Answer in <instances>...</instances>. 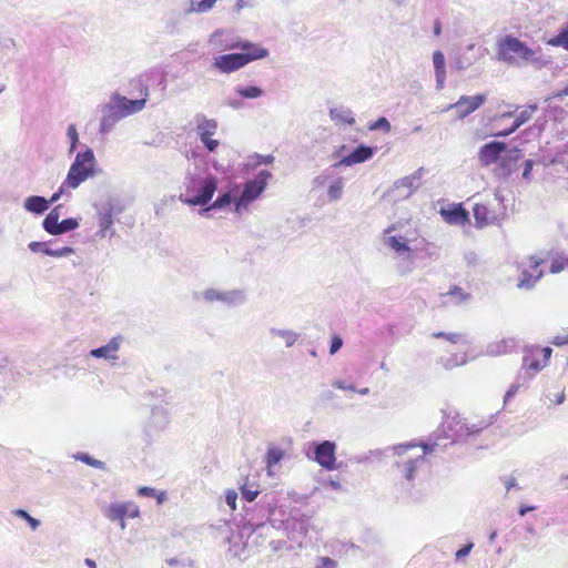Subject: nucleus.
I'll list each match as a JSON object with an SVG mask.
<instances>
[{
    "mask_svg": "<svg viewBox=\"0 0 568 568\" xmlns=\"http://www.w3.org/2000/svg\"><path fill=\"white\" fill-rule=\"evenodd\" d=\"M496 55L498 61L515 67L532 65L541 69L548 63L539 47L531 48L513 34H506L497 40Z\"/></svg>",
    "mask_w": 568,
    "mask_h": 568,
    "instance_id": "obj_1",
    "label": "nucleus"
},
{
    "mask_svg": "<svg viewBox=\"0 0 568 568\" xmlns=\"http://www.w3.org/2000/svg\"><path fill=\"white\" fill-rule=\"evenodd\" d=\"M145 103V99L130 100L119 93H113L110 100L100 109L99 132L102 135L109 134L119 121L140 112L144 109Z\"/></svg>",
    "mask_w": 568,
    "mask_h": 568,
    "instance_id": "obj_2",
    "label": "nucleus"
},
{
    "mask_svg": "<svg viewBox=\"0 0 568 568\" xmlns=\"http://www.w3.org/2000/svg\"><path fill=\"white\" fill-rule=\"evenodd\" d=\"M97 174V159L91 148L85 146L83 151L77 153L74 161L69 168L64 185L68 189H78L89 178Z\"/></svg>",
    "mask_w": 568,
    "mask_h": 568,
    "instance_id": "obj_3",
    "label": "nucleus"
},
{
    "mask_svg": "<svg viewBox=\"0 0 568 568\" xmlns=\"http://www.w3.org/2000/svg\"><path fill=\"white\" fill-rule=\"evenodd\" d=\"M491 424L490 419H480L478 423H469L462 418L458 413L448 416L443 424L442 433L445 438H450V444L459 443L470 436L478 435Z\"/></svg>",
    "mask_w": 568,
    "mask_h": 568,
    "instance_id": "obj_4",
    "label": "nucleus"
},
{
    "mask_svg": "<svg viewBox=\"0 0 568 568\" xmlns=\"http://www.w3.org/2000/svg\"><path fill=\"white\" fill-rule=\"evenodd\" d=\"M272 178L273 174L270 171L262 170L254 179L245 182L241 195L234 200L235 212L240 213L250 203L255 201L265 191L267 182Z\"/></svg>",
    "mask_w": 568,
    "mask_h": 568,
    "instance_id": "obj_5",
    "label": "nucleus"
},
{
    "mask_svg": "<svg viewBox=\"0 0 568 568\" xmlns=\"http://www.w3.org/2000/svg\"><path fill=\"white\" fill-rule=\"evenodd\" d=\"M216 190L217 179L213 175H207L200 181L194 195L186 196V194H180L179 200L190 206H203L212 200Z\"/></svg>",
    "mask_w": 568,
    "mask_h": 568,
    "instance_id": "obj_6",
    "label": "nucleus"
},
{
    "mask_svg": "<svg viewBox=\"0 0 568 568\" xmlns=\"http://www.w3.org/2000/svg\"><path fill=\"white\" fill-rule=\"evenodd\" d=\"M312 459L326 470L337 469L336 444L332 440L313 442L311 444Z\"/></svg>",
    "mask_w": 568,
    "mask_h": 568,
    "instance_id": "obj_7",
    "label": "nucleus"
},
{
    "mask_svg": "<svg viewBox=\"0 0 568 568\" xmlns=\"http://www.w3.org/2000/svg\"><path fill=\"white\" fill-rule=\"evenodd\" d=\"M201 295L202 298L207 303L219 302L229 307L242 305L246 301L245 291L239 288L220 291L211 287L204 290Z\"/></svg>",
    "mask_w": 568,
    "mask_h": 568,
    "instance_id": "obj_8",
    "label": "nucleus"
},
{
    "mask_svg": "<svg viewBox=\"0 0 568 568\" xmlns=\"http://www.w3.org/2000/svg\"><path fill=\"white\" fill-rule=\"evenodd\" d=\"M196 134L207 151L214 152L220 145L219 140L212 139L217 130V121L207 119L204 114L195 115Z\"/></svg>",
    "mask_w": 568,
    "mask_h": 568,
    "instance_id": "obj_9",
    "label": "nucleus"
},
{
    "mask_svg": "<svg viewBox=\"0 0 568 568\" xmlns=\"http://www.w3.org/2000/svg\"><path fill=\"white\" fill-rule=\"evenodd\" d=\"M541 260L536 256L528 257V264L521 263L519 265L520 274L517 283V287L520 290H531L536 283L541 278L542 271L539 270Z\"/></svg>",
    "mask_w": 568,
    "mask_h": 568,
    "instance_id": "obj_10",
    "label": "nucleus"
},
{
    "mask_svg": "<svg viewBox=\"0 0 568 568\" xmlns=\"http://www.w3.org/2000/svg\"><path fill=\"white\" fill-rule=\"evenodd\" d=\"M436 439H439V437L436 436ZM419 446L423 448L422 455L415 457L409 456L403 463L396 462V466L398 468L402 467L400 471L403 473L404 477L409 481L415 478L417 466L425 462V456L427 454L435 452L436 447L439 446V443L437 440H434L432 443H420Z\"/></svg>",
    "mask_w": 568,
    "mask_h": 568,
    "instance_id": "obj_11",
    "label": "nucleus"
},
{
    "mask_svg": "<svg viewBox=\"0 0 568 568\" xmlns=\"http://www.w3.org/2000/svg\"><path fill=\"white\" fill-rule=\"evenodd\" d=\"M240 49V52L248 64L252 61L264 59L268 55V50L260 44L250 41H235L223 45V50Z\"/></svg>",
    "mask_w": 568,
    "mask_h": 568,
    "instance_id": "obj_12",
    "label": "nucleus"
},
{
    "mask_svg": "<svg viewBox=\"0 0 568 568\" xmlns=\"http://www.w3.org/2000/svg\"><path fill=\"white\" fill-rule=\"evenodd\" d=\"M486 99L485 94L474 97L462 95L457 102L447 105L444 111L454 109L457 112V118L464 119L480 108L486 102Z\"/></svg>",
    "mask_w": 568,
    "mask_h": 568,
    "instance_id": "obj_13",
    "label": "nucleus"
},
{
    "mask_svg": "<svg viewBox=\"0 0 568 568\" xmlns=\"http://www.w3.org/2000/svg\"><path fill=\"white\" fill-rule=\"evenodd\" d=\"M507 151V144L501 141H490L480 146L478 152V160L483 166H489L493 163H497Z\"/></svg>",
    "mask_w": 568,
    "mask_h": 568,
    "instance_id": "obj_14",
    "label": "nucleus"
},
{
    "mask_svg": "<svg viewBox=\"0 0 568 568\" xmlns=\"http://www.w3.org/2000/svg\"><path fill=\"white\" fill-rule=\"evenodd\" d=\"M523 158V152L518 148L507 150L497 166L494 174L499 179H507L513 172L517 170V163Z\"/></svg>",
    "mask_w": 568,
    "mask_h": 568,
    "instance_id": "obj_15",
    "label": "nucleus"
},
{
    "mask_svg": "<svg viewBox=\"0 0 568 568\" xmlns=\"http://www.w3.org/2000/svg\"><path fill=\"white\" fill-rule=\"evenodd\" d=\"M104 516L111 521H122L125 517H139L140 510L133 503H112L104 510Z\"/></svg>",
    "mask_w": 568,
    "mask_h": 568,
    "instance_id": "obj_16",
    "label": "nucleus"
},
{
    "mask_svg": "<svg viewBox=\"0 0 568 568\" xmlns=\"http://www.w3.org/2000/svg\"><path fill=\"white\" fill-rule=\"evenodd\" d=\"M423 174L424 168H419L410 175L399 179L394 183V191L398 192V196L402 199L409 197L419 187Z\"/></svg>",
    "mask_w": 568,
    "mask_h": 568,
    "instance_id": "obj_17",
    "label": "nucleus"
},
{
    "mask_svg": "<svg viewBox=\"0 0 568 568\" xmlns=\"http://www.w3.org/2000/svg\"><path fill=\"white\" fill-rule=\"evenodd\" d=\"M212 65L222 73H232L245 67L246 63L241 53H227L215 57Z\"/></svg>",
    "mask_w": 568,
    "mask_h": 568,
    "instance_id": "obj_18",
    "label": "nucleus"
},
{
    "mask_svg": "<svg viewBox=\"0 0 568 568\" xmlns=\"http://www.w3.org/2000/svg\"><path fill=\"white\" fill-rule=\"evenodd\" d=\"M375 148L359 144L349 154L343 156L338 162L333 164V168L352 166L354 164L363 163L373 158Z\"/></svg>",
    "mask_w": 568,
    "mask_h": 568,
    "instance_id": "obj_19",
    "label": "nucleus"
},
{
    "mask_svg": "<svg viewBox=\"0 0 568 568\" xmlns=\"http://www.w3.org/2000/svg\"><path fill=\"white\" fill-rule=\"evenodd\" d=\"M138 81L141 85L140 91L144 95L142 99L145 100L149 95V89L151 87H160L161 91H164L166 87L165 74L159 69H151L146 71L145 73L139 77Z\"/></svg>",
    "mask_w": 568,
    "mask_h": 568,
    "instance_id": "obj_20",
    "label": "nucleus"
},
{
    "mask_svg": "<svg viewBox=\"0 0 568 568\" xmlns=\"http://www.w3.org/2000/svg\"><path fill=\"white\" fill-rule=\"evenodd\" d=\"M440 215L445 222L452 225H464L469 221V214L462 204H453L447 209H442Z\"/></svg>",
    "mask_w": 568,
    "mask_h": 568,
    "instance_id": "obj_21",
    "label": "nucleus"
},
{
    "mask_svg": "<svg viewBox=\"0 0 568 568\" xmlns=\"http://www.w3.org/2000/svg\"><path fill=\"white\" fill-rule=\"evenodd\" d=\"M519 345L515 337H507L500 341L491 342L486 347V355L500 356L514 352Z\"/></svg>",
    "mask_w": 568,
    "mask_h": 568,
    "instance_id": "obj_22",
    "label": "nucleus"
},
{
    "mask_svg": "<svg viewBox=\"0 0 568 568\" xmlns=\"http://www.w3.org/2000/svg\"><path fill=\"white\" fill-rule=\"evenodd\" d=\"M121 339V336H115L105 345L91 349L90 355L94 358L116 359V353L120 349Z\"/></svg>",
    "mask_w": 568,
    "mask_h": 568,
    "instance_id": "obj_23",
    "label": "nucleus"
},
{
    "mask_svg": "<svg viewBox=\"0 0 568 568\" xmlns=\"http://www.w3.org/2000/svg\"><path fill=\"white\" fill-rule=\"evenodd\" d=\"M538 351V348H525V355L523 357V364L520 371L523 375L531 374L532 377L540 372L545 364L541 363L537 357L532 356V352Z\"/></svg>",
    "mask_w": 568,
    "mask_h": 568,
    "instance_id": "obj_24",
    "label": "nucleus"
},
{
    "mask_svg": "<svg viewBox=\"0 0 568 568\" xmlns=\"http://www.w3.org/2000/svg\"><path fill=\"white\" fill-rule=\"evenodd\" d=\"M23 207L30 213L43 214L50 209V202L43 196L31 195L24 200Z\"/></svg>",
    "mask_w": 568,
    "mask_h": 568,
    "instance_id": "obj_25",
    "label": "nucleus"
},
{
    "mask_svg": "<svg viewBox=\"0 0 568 568\" xmlns=\"http://www.w3.org/2000/svg\"><path fill=\"white\" fill-rule=\"evenodd\" d=\"M113 217H112V207L109 206L103 212L99 214V226L100 230L98 235L101 237H112L114 234V230L112 229Z\"/></svg>",
    "mask_w": 568,
    "mask_h": 568,
    "instance_id": "obj_26",
    "label": "nucleus"
},
{
    "mask_svg": "<svg viewBox=\"0 0 568 568\" xmlns=\"http://www.w3.org/2000/svg\"><path fill=\"white\" fill-rule=\"evenodd\" d=\"M329 116L335 122L346 123L349 125L355 123V118L352 110L343 105L332 108L329 110Z\"/></svg>",
    "mask_w": 568,
    "mask_h": 568,
    "instance_id": "obj_27",
    "label": "nucleus"
},
{
    "mask_svg": "<svg viewBox=\"0 0 568 568\" xmlns=\"http://www.w3.org/2000/svg\"><path fill=\"white\" fill-rule=\"evenodd\" d=\"M385 245L394 250L399 255L407 253V257H410V247L407 244V241L403 236H387L384 239Z\"/></svg>",
    "mask_w": 568,
    "mask_h": 568,
    "instance_id": "obj_28",
    "label": "nucleus"
},
{
    "mask_svg": "<svg viewBox=\"0 0 568 568\" xmlns=\"http://www.w3.org/2000/svg\"><path fill=\"white\" fill-rule=\"evenodd\" d=\"M531 378V374H528L526 376L523 375L521 372H519L518 375L516 376V381L507 389L504 396V403L506 404L508 400H510L519 392V389L524 387Z\"/></svg>",
    "mask_w": 568,
    "mask_h": 568,
    "instance_id": "obj_29",
    "label": "nucleus"
},
{
    "mask_svg": "<svg viewBox=\"0 0 568 568\" xmlns=\"http://www.w3.org/2000/svg\"><path fill=\"white\" fill-rule=\"evenodd\" d=\"M217 0H190V4L184 9L185 14L209 12Z\"/></svg>",
    "mask_w": 568,
    "mask_h": 568,
    "instance_id": "obj_30",
    "label": "nucleus"
},
{
    "mask_svg": "<svg viewBox=\"0 0 568 568\" xmlns=\"http://www.w3.org/2000/svg\"><path fill=\"white\" fill-rule=\"evenodd\" d=\"M270 334L281 337L285 342L286 347H292L300 337V334L292 329H278L275 327L270 328Z\"/></svg>",
    "mask_w": 568,
    "mask_h": 568,
    "instance_id": "obj_31",
    "label": "nucleus"
},
{
    "mask_svg": "<svg viewBox=\"0 0 568 568\" xmlns=\"http://www.w3.org/2000/svg\"><path fill=\"white\" fill-rule=\"evenodd\" d=\"M16 45L14 39L0 33V63L14 52Z\"/></svg>",
    "mask_w": 568,
    "mask_h": 568,
    "instance_id": "obj_32",
    "label": "nucleus"
},
{
    "mask_svg": "<svg viewBox=\"0 0 568 568\" xmlns=\"http://www.w3.org/2000/svg\"><path fill=\"white\" fill-rule=\"evenodd\" d=\"M79 227V221L74 217H68L62 221H59L57 226L49 233L51 235H62L70 231H73Z\"/></svg>",
    "mask_w": 568,
    "mask_h": 568,
    "instance_id": "obj_33",
    "label": "nucleus"
},
{
    "mask_svg": "<svg viewBox=\"0 0 568 568\" xmlns=\"http://www.w3.org/2000/svg\"><path fill=\"white\" fill-rule=\"evenodd\" d=\"M284 450L277 446H268L265 463L267 469H271L273 466L277 465L284 458Z\"/></svg>",
    "mask_w": 568,
    "mask_h": 568,
    "instance_id": "obj_34",
    "label": "nucleus"
},
{
    "mask_svg": "<svg viewBox=\"0 0 568 568\" xmlns=\"http://www.w3.org/2000/svg\"><path fill=\"white\" fill-rule=\"evenodd\" d=\"M61 205L52 209L42 221V227L47 233H50L59 223Z\"/></svg>",
    "mask_w": 568,
    "mask_h": 568,
    "instance_id": "obj_35",
    "label": "nucleus"
},
{
    "mask_svg": "<svg viewBox=\"0 0 568 568\" xmlns=\"http://www.w3.org/2000/svg\"><path fill=\"white\" fill-rule=\"evenodd\" d=\"M473 213L477 227H484L489 224V210L486 205L476 204Z\"/></svg>",
    "mask_w": 568,
    "mask_h": 568,
    "instance_id": "obj_36",
    "label": "nucleus"
},
{
    "mask_svg": "<svg viewBox=\"0 0 568 568\" xmlns=\"http://www.w3.org/2000/svg\"><path fill=\"white\" fill-rule=\"evenodd\" d=\"M235 92L243 99H257L264 94V90L256 85L235 87Z\"/></svg>",
    "mask_w": 568,
    "mask_h": 568,
    "instance_id": "obj_37",
    "label": "nucleus"
},
{
    "mask_svg": "<svg viewBox=\"0 0 568 568\" xmlns=\"http://www.w3.org/2000/svg\"><path fill=\"white\" fill-rule=\"evenodd\" d=\"M234 200L235 199H233V194L231 191L222 193L205 211L224 209L229 206L232 202H234Z\"/></svg>",
    "mask_w": 568,
    "mask_h": 568,
    "instance_id": "obj_38",
    "label": "nucleus"
},
{
    "mask_svg": "<svg viewBox=\"0 0 568 568\" xmlns=\"http://www.w3.org/2000/svg\"><path fill=\"white\" fill-rule=\"evenodd\" d=\"M203 178L199 176V175H195V174H190L187 173V175L185 176L184 179V189H185V193L186 196H192L191 194L194 195L197 186L200 185V181H202Z\"/></svg>",
    "mask_w": 568,
    "mask_h": 568,
    "instance_id": "obj_39",
    "label": "nucleus"
},
{
    "mask_svg": "<svg viewBox=\"0 0 568 568\" xmlns=\"http://www.w3.org/2000/svg\"><path fill=\"white\" fill-rule=\"evenodd\" d=\"M537 109V104H529L525 110H523L514 121L515 128H520L523 124L529 121Z\"/></svg>",
    "mask_w": 568,
    "mask_h": 568,
    "instance_id": "obj_40",
    "label": "nucleus"
},
{
    "mask_svg": "<svg viewBox=\"0 0 568 568\" xmlns=\"http://www.w3.org/2000/svg\"><path fill=\"white\" fill-rule=\"evenodd\" d=\"M343 189H344V182H343V179L338 178L337 180H335L329 186H328V190H327V195L329 197L331 201H337L342 197V194H343Z\"/></svg>",
    "mask_w": 568,
    "mask_h": 568,
    "instance_id": "obj_41",
    "label": "nucleus"
},
{
    "mask_svg": "<svg viewBox=\"0 0 568 568\" xmlns=\"http://www.w3.org/2000/svg\"><path fill=\"white\" fill-rule=\"evenodd\" d=\"M13 514L17 517L26 520L32 530H37L41 525L40 520L37 518H33L26 509H21V508L16 509L13 511Z\"/></svg>",
    "mask_w": 568,
    "mask_h": 568,
    "instance_id": "obj_42",
    "label": "nucleus"
},
{
    "mask_svg": "<svg viewBox=\"0 0 568 568\" xmlns=\"http://www.w3.org/2000/svg\"><path fill=\"white\" fill-rule=\"evenodd\" d=\"M75 459L81 460L82 463H84V464H87V465H89L91 467L98 468V469H103L104 468V463L103 462L91 457L87 453H79L75 456Z\"/></svg>",
    "mask_w": 568,
    "mask_h": 568,
    "instance_id": "obj_43",
    "label": "nucleus"
},
{
    "mask_svg": "<svg viewBox=\"0 0 568 568\" xmlns=\"http://www.w3.org/2000/svg\"><path fill=\"white\" fill-rule=\"evenodd\" d=\"M67 136L70 140L69 153H73L79 143V134L74 124H70L67 129Z\"/></svg>",
    "mask_w": 568,
    "mask_h": 568,
    "instance_id": "obj_44",
    "label": "nucleus"
},
{
    "mask_svg": "<svg viewBox=\"0 0 568 568\" xmlns=\"http://www.w3.org/2000/svg\"><path fill=\"white\" fill-rule=\"evenodd\" d=\"M29 250L33 253H43L45 255L51 254L50 252V243L49 242H30L28 245Z\"/></svg>",
    "mask_w": 568,
    "mask_h": 568,
    "instance_id": "obj_45",
    "label": "nucleus"
},
{
    "mask_svg": "<svg viewBox=\"0 0 568 568\" xmlns=\"http://www.w3.org/2000/svg\"><path fill=\"white\" fill-rule=\"evenodd\" d=\"M447 295L456 298L457 303H464L469 300L470 295L468 293H465L459 286L455 285L450 288V291L447 293Z\"/></svg>",
    "mask_w": 568,
    "mask_h": 568,
    "instance_id": "obj_46",
    "label": "nucleus"
},
{
    "mask_svg": "<svg viewBox=\"0 0 568 568\" xmlns=\"http://www.w3.org/2000/svg\"><path fill=\"white\" fill-rule=\"evenodd\" d=\"M433 63L435 73L436 72H446L445 70V57L442 51H435L433 54Z\"/></svg>",
    "mask_w": 568,
    "mask_h": 568,
    "instance_id": "obj_47",
    "label": "nucleus"
},
{
    "mask_svg": "<svg viewBox=\"0 0 568 568\" xmlns=\"http://www.w3.org/2000/svg\"><path fill=\"white\" fill-rule=\"evenodd\" d=\"M241 494L245 501L252 503L256 499L260 491L257 489H252L251 487H247L246 485L241 487Z\"/></svg>",
    "mask_w": 568,
    "mask_h": 568,
    "instance_id": "obj_48",
    "label": "nucleus"
},
{
    "mask_svg": "<svg viewBox=\"0 0 568 568\" xmlns=\"http://www.w3.org/2000/svg\"><path fill=\"white\" fill-rule=\"evenodd\" d=\"M436 338H446L447 341L456 344L459 343L463 339V335L459 333H445V332H437L433 334Z\"/></svg>",
    "mask_w": 568,
    "mask_h": 568,
    "instance_id": "obj_49",
    "label": "nucleus"
},
{
    "mask_svg": "<svg viewBox=\"0 0 568 568\" xmlns=\"http://www.w3.org/2000/svg\"><path fill=\"white\" fill-rule=\"evenodd\" d=\"M371 130H384L385 132H388L390 130V123L389 121L382 116L377 119L373 124L369 125Z\"/></svg>",
    "mask_w": 568,
    "mask_h": 568,
    "instance_id": "obj_50",
    "label": "nucleus"
},
{
    "mask_svg": "<svg viewBox=\"0 0 568 568\" xmlns=\"http://www.w3.org/2000/svg\"><path fill=\"white\" fill-rule=\"evenodd\" d=\"M50 252H51V254H49V256L65 257V256H69L70 254H72L74 252V250L71 246H63L60 248H51L50 247Z\"/></svg>",
    "mask_w": 568,
    "mask_h": 568,
    "instance_id": "obj_51",
    "label": "nucleus"
},
{
    "mask_svg": "<svg viewBox=\"0 0 568 568\" xmlns=\"http://www.w3.org/2000/svg\"><path fill=\"white\" fill-rule=\"evenodd\" d=\"M343 346V339L338 335H335L332 337L331 346H329V354L334 355L337 353Z\"/></svg>",
    "mask_w": 568,
    "mask_h": 568,
    "instance_id": "obj_52",
    "label": "nucleus"
},
{
    "mask_svg": "<svg viewBox=\"0 0 568 568\" xmlns=\"http://www.w3.org/2000/svg\"><path fill=\"white\" fill-rule=\"evenodd\" d=\"M473 548H474L473 542H467L466 545H464L460 549H458L456 551V554H455L456 560H459V559L468 556Z\"/></svg>",
    "mask_w": 568,
    "mask_h": 568,
    "instance_id": "obj_53",
    "label": "nucleus"
},
{
    "mask_svg": "<svg viewBox=\"0 0 568 568\" xmlns=\"http://www.w3.org/2000/svg\"><path fill=\"white\" fill-rule=\"evenodd\" d=\"M565 267H566L565 258L561 261L554 260L550 264V272L552 274H557V273H560Z\"/></svg>",
    "mask_w": 568,
    "mask_h": 568,
    "instance_id": "obj_54",
    "label": "nucleus"
},
{
    "mask_svg": "<svg viewBox=\"0 0 568 568\" xmlns=\"http://www.w3.org/2000/svg\"><path fill=\"white\" fill-rule=\"evenodd\" d=\"M236 499H237V494L236 491L234 490H229L225 495V501L226 504L231 507V509H235L236 508Z\"/></svg>",
    "mask_w": 568,
    "mask_h": 568,
    "instance_id": "obj_55",
    "label": "nucleus"
},
{
    "mask_svg": "<svg viewBox=\"0 0 568 568\" xmlns=\"http://www.w3.org/2000/svg\"><path fill=\"white\" fill-rule=\"evenodd\" d=\"M67 187L68 185H64L63 181L58 191L52 194L50 200H48V202H50V206L60 200V197L64 194Z\"/></svg>",
    "mask_w": 568,
    "mask_h": 568,
    "instance_id": "obj_56",
    "label": "nucleus"
},
{
    "mask_svg": "<svg viewBox=\"0 0 568 568\" xmlns=\"http://www.w3.org/2000/svg\"><path fill=\"white\" fill-rule=\"evenodd\" d=\"M416 447L415 444H400L394 447V452L397 456L405 455L409 449Z\"/></svg>",
    "mask_w": 568,
    "mask_h": 568,
    "instance_id": "obj_57",
    "label": "nucleus"
},
{
    "mask_svg": "<svg viewBox=\"0 0 568 568\" xmlns=\"http://www.w3.org/2000/svg\"><path fill=\"white\" fill-rule=\"evenodd\" d=\"M535 162L532 160H526L524 163L523 179L529 181Z\"/></svg>",
    "mask_w": 568,
    "mask_h": 568,
    "instance_id": "obj_58",
    "label": "nucleus"
},
{
    "mask_svg": "<svg viewBox=\"0 0 568 568\" xmlns=\"http://www.w3.org/2000/svg\"><path fill=\"white\" fill-rule=\"evenodd\" d=\"M467 363V358L464 356L460 362H457L456 357H450L447 359L445 367L447 369L454 368L456 366L465 365Z\"/></svg>",
    "mask_w": 568,
    "mask_h": 568,
    "instance_id": "obj_59",
    "label": "nucleus"
},
{
    "mask_svg": "<svg viewBox=\"0 0 568 568\" xmlns=\"http://www.w3.org/2000/svg\"><path fill=\"white\" fill-rule=\"evenodd\" d=\"M333 387L342 389V390H352V392L356 390L354 385H352V384L348 385L344 381H335L333 383Z\"/></svg>",
    "mask_w": 568,
    "mask_h": 568,
    "instance_id": "obj_60",
    "label": "nucleus"
},
{
    "mask_svg": "<svg viewBox=\"0 0 568 568\" xmlns=\"http://www.w3.org/2000/svg\"><path fill=\"white\" fill-rule=\"evenodd\" d=\"M435 78H436V89L438 91L443 90V88L445 85L446 72H436Z\"/></svg>",
    "mask_w": 568,
    "mask_h": 568,
    "instance_id": "obj_61",
    "label": "nucleus"
},
{
    "mask_svg": "<svg viewBox=\"0 0 568 568\" xmlns=\"http://www.w3.org/2000/svg\"><path fill=\"white\" fill-rule=\"evenodd\" d=\"M551 344L555 346H564V345L568 344V335H564V334L556 335L552 338Z\"/></svg>",
    "mask_w": 568,
    "mask_h": 568,
    "instance_id": "obj_62",
    "label": "nucleus"
},
{
    "mask_svg": "<svg viewBox=\"0 0 568 568\" xmlns=\"http://www.w3.org/2000/svg\"><path fill=\"white\" fill-rule=\"evenodd\" d=\"M139 495L143 497H154L156 495V490L152 487L143 486L139 489Z\"/></svg>",
    "mask_w": 568,
    "mask_h": 568,
    "instance_id": "obj_63",
    "label": "nucleus"
},
{
    "mask_svg": "<svg viewBox=\"0 0 568 568\" xmlns=\"http://www.w3.org/2000/svg\"><path fill=\"white\" fill-rule=\"evenodd\" d=\"M256 158L258 159V164H271L273 163L274 161V156L268 154V155H261V154H256Z\"/></svg>",
    "mask_w": 568,
    "mask_h": 568,
    "instance_id": "obj_64",
    "label": "nucleus"
}]
</instances>
